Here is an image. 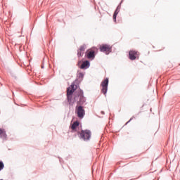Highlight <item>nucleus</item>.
I'll list each match as a JSON object with an SVG mask.
<instances>
[{
  "label": "nucleus",
  "mask_w": 180,
  "mask_h": 180,
  "mask_svg": "<svg viewBox=\"0 0 180 180\" xmlns=\"http://www.w3.org/2000/svg\"><path fill=\"white\" fill-rule=\"evenodd\" d=\"M72 102H73V103L77 102L78 105H84V103L86 102V98L84 96V91L79 90L75 92L74 100Z\"/></svg>",
  "instance_id": "1"
},
{
  "label": "nucleus",
  "mask_w": 180,
  "mask_h": 180,
  "mask_svg": "<svg viewBox=\"0 0 180 180\" xmlns=\"http://www.w3.org/2000/svg\"><path fill=\"white\" fill-rule=\"evenodd\" d=\"M79 134V137L81 140L84 141H89L91 140V136H92V132L89 129L82 130L80 132H78Z\"/></svg>",
  "instance_id": "2"
},
{
  "label": "nucleus",
  "mask_w": 180,
  "mask_h": 180,
  "mask_svg": "<svg viewBox=\"0 0 180 180\" xmlns=\"http://www.w3.org/2000/svg\"><path fill=\"white\" fill-rule=\"evenodd\" d=\"M75 91V86L74 84L71 85V88H68L67 89V96H68V101L69 102L70 105H74V102H72V94Z\"/></svg>",
  "instance_id": "3"
},
{
  "label": "nucleus",
  "mask_w": 180,
  "mask_h": 180,
  "mask_svg": "<svg viewBox=\"0 0 180 180\" xmlns=\"http://www.w3.org/2000/svg\"><path fill=\"white\" fill-rule=\"evenodd\" d=\"M108 85H109V79L106 78L101 84V86H102L101 92L105 96H106V94L108 93Z\"/></svg>",
  "instance_id": "4"
},
{
  "label": "nucleus",
  "mask_w": 180,
  "mask_h": 180,
  "mask_svg": "<svg viewBox=\"0 0 180 180\" xmlns=\"http://www.w3.org/2000/svg\"><path fill=\"white\" fill-rule=\"evenodd\" d=\"M77 117L79 119H84V117L85 116V109H84V107H82V105H79L77 107Z\"/></svg>",
  "instance_id": "5"
},
{
  "label": "nucleus",
  "mask_w": 180,
  "mask_h": 180,
  "mask_svg": "<svg viewBox=\"0 0 180 180\" xmlns=\"http://www.w3.org/2000/svg\"><path fill=\"white\" fill-rule=\"evenodd\" d=\"M110 46L108 45V44H104L102 45L100 47V51H102V53H109L110 52Z\"/></svg>",
  "instance_id": "6"
},
{
  "label": "nucleus",
  "mask_w": 180,
  "mask_h": 180,
  "mask_svg": "<svg viewBox=\"0 0 180 180\" xmlns=\"http://www.w3.org/2000/svg\"><path fill=\"white\" fill-rule=\"evenodd\" d=\"M90 66H91V63H89V60H86L82 63V64L80 66V68L82 70H86L89 68Z\"/></svg>",
  "instance_id": "7"
},
{
  "label": "nucleus",
  "mask_w": 180,
  "mask_h": 180,
  "mask_svg": "<svg viewBox=\"0 0 180 180\" xmlns=\"http://www.w3.org/2000/svg\"><path fill=\"white\" fill-rule=\"evenodd\" d=\"M137 52L136 51H130L129 53V60H136V56Z\"/></svg>",
  "instance_id": "8"
},
{
  "label": "nucleus",
  "mask_w": 180,
  "mask_h": 180,
  "mask_svg": "<svg viewBox=\"0 0 180 180\" xmlns=\"http://www.w3.org/2000/svg\"><path fill=\"white\" fill-rule=\"evenodd\" d=\"M119 12H120V6H118L113 14V20L114 22H116V18L117 16V15H119Z\"/></svg>",
  "instance_id": "9"
},
{
  "label": "nucleus",
  "mask_w": 180,
  "mask_h": 180,
  "mask_svg": "<svg viewBox=\"0 0 180 180\" xmlns=\"http://www.w3.org/2000/svg\"><path fill=\"white\" fill-rule=\"evenodd\" d=\"M0 139L5 140L6 139V131L5 129H0Z\"/></svg>",
  "instance_id": "10"
},
{
  "label": "nucleus",
  "mask_w": 180,
  "mask_h": 180,
  "mask_svg": "<svg viewBox=\"0 0 180 180\" xmlns=\"http://www.w3.org/2000/svg\"><path fill=\"white\" fill-rule=\"evenodd\" d=\"M87 58L94 60L95 58V51H90L87 54Z\"/></svg>",
  "instance_id": "11"
},
{
  "label": "nucleus",
  "mask_w": 180,
  "mask_h": 180,
  "mask_svg": "<svg viewBox=\"0 0 180 180\" xmlns=\"http://www.w3.org/2000/svg\"><path fill=\"white\" fill-rule=\"evenodd\" d=\"M78 126H79V122L78 121H75V122H73V124H72V130H75V129H77Z\"/></svg>",
  "instance_id": "12"
},
{
  "label": "nucleus",
  "mask_w": 180,
  "mask_h": 180,
  "mask_svg": "<svg viewBox=\"0 0 180 180\" xmlns=\"http://www.w3.org/2000/svg\"><path fill=\"white\" fill-rule=\"evenodd\" d=\"M5 168V165L2 160H0V171H2Z\"/></svg>",
  "instance_id": "13"
},
{
  "label": "nucleus",
  "mask_w": 180,
  "mask_h": 180,
  "mask_svg": "<svg viewBox=\"0 0 180 180\" xmlns=\"http://www.w3.org/2000/svg\"><path fill=\"white\" fill-rule=\"evenodd\" d=\"M77 56H78V57H82V56H84V52L82 51L78 50L77 51Z\"/></svg>",
  "instance_id": "14"
},
{
  "label": "nucleus",
  "mask_w": 180,
  "mask_h": 180,
  "mask_svg": "<svg viewBox=\"0 0 180 180\" xmlns=\"http://www.w3.org/2000/svg\"><path fill=\"white\" fill-rule=\"evenodd\" d=\"M80 51H85V45H82L80 46V49H79Z\"/></svg>",
  "instance_id": "15"
},
{
  "label": "nucleus",
  "mask_w": 180,
  "mask_h": 180,
  "mask_svg": "<svg viewBox=\"0 0 180 180\" xmlns=\"http://www.w3.org/2000/svg\"><path fill=\"white\" fill-rule=\"evenodd\" d=\"M79 78H84V73L80 72V73L79 74Z\"/></svg>",
  "instance_id": "16"
},
{
  "label": "nucleus",
  "mask_w": 180,
  "mask_h": 180,
  "mask_svg": "<svg viewBox=\"0 0 180 180\" xmlns=\"http://www.w3.org/2000/svg\"><path fill=\"white\" fill-rule=\"evenodd\" d=\"M131 118L126 123V124H127L128 123H130V122H131Z\"/></svg>",
  "instance_id": "17"
},
{
  "label": "nucleus",
  "mask_w": 180,
  "mask_h": 180,
  "mask_svg": "<svg viewBox=\"0 0 180 180\" xmlns=\"http://www.w3.org/2000/svg\"><path fill=\"white\" fill-rule=\"evenodd\" d=\"M102 115H105V112L102 111L101 112Z\"/></svg>",
  "instance_id": "18"
},
{
  "label": "nucleus",
  "mask_w": 180,
  "mask_h": 180,
  "mask_svg": "<svg viewBox=\"0 0 180 180\" xmlns=\"http://www.w3.org/2000/svg\"><path fill=\"white\" fill-rule=\"evenodd\" d=\"M41 68H44V65H41Z\"/></svg>",
  "instance_id": "19"
}]
</instances>
